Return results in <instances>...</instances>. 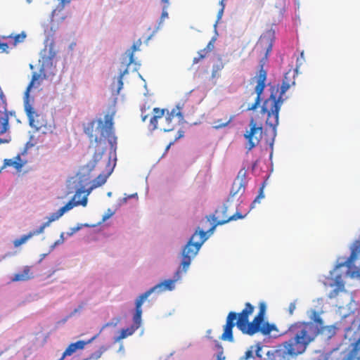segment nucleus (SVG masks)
I'll return each mask as SVG.
<instances>
[{"mask_svg":"<svg viewBox=\"0 0 360 360\" xmlns=\"http://www.w3.org/2000/svg\"><path fill=\"white\" fill-rule=\"evenodd\" d=\"M319 332L318 326L311 322L298 321L290 325L286 331L289 340L268 351V360H291L304 353Z\"/></svg>","mask_w":360,"mask_h":360,"instance_id":"nucleus-1","label":"nucleus"},{"mask_svg":"<svg viewBox=\"0 0 360 360\" xmlns=\"http://www.w3.org/2000/svg\"><path fill=\"white\" fill-rule=\"evenodd\" d=\"M115 112L108 113L103 120H93L84 124V131L88 136L91 143L93 141L97 145H105V139H108L112 149L115 150L117 146V137L114 133L113 118Z\"/></svg>","mask_w":360,"mask_h":360,"instance_id":"nucleus-2","label":"nucleus"},{"mask_svg":"<svg viewBox=\"0 0 360 360\" xmlns=\"http://www.w3.org/2000/svg\"><path fill=\"white\" fill-rule=\"evenodd\" d=\"M287 76L283 81L281 87L278 86L271 88V93L269 98L263 103L262 113L266 114V123L274 130L276 129L279 122V111L283 105L284 99L283 96L290 87V84L286 82Z\"/></svg>","mask_w":360,"mask_h":360,"instance_id":"nucleus-3","label":"nucleus"},{"mask_svg":"<svg viewBox=\"0 0 360 360\" xmlns=\"http://www.w3.org/2000/svg\"><path fill=\"white\" fill-rule=\"evenodd\" d=\"M255 310V307L250 302H247L245 308L241 312L237 313L236 326L243 333L249 335H253L257 333H261L262 335H269L272 331L277 330L275 324L269 323H263L262 328H257V323H254V319L249 322V316Z\"/></svg>","mask_w":360,"mask_h":360,"instance_id":"nucleus-4","label":"nucleus"},{"mask_svg":"<svg viewBox=\"0 0 360 360\" xmlns=\"http://www.w3.org/2000/svg\"><path fill=\"white\" fill-rule=\"evenodd\" d=\"M206 232L197 231L191 236L187 244L184 246L181 252L182 261L181 266L182 271H186L191 264V259L197 255L201 245L206 240Z\"/></svg>","mask_w":360,"mask_h":360,"instance_id":"nucleus-5","label":"nucleus"},{"mask_svg":"<svg viewBox=\"0 0 360 360\" xmlns=\"http://www.w3.org/2000/svg\"><path fill=\"white\" fill-rule=\"evenodd\" d=\"M84 191L82 189H79L76 191L73 198L70 200L65 205L60 208L56 212L52 213L50 217L48 218V221L44 223L38 229L41 233L44 232V230L46 227L49 226L51 222L58 219L60 217H62L64 213L67 211L70 210L74 207L77 205H82L85 207L87 204V195L88 194L84 195L81 200L75 201L76 198H79L81 195L84 193Z\"/></svg>","mask_w":360,"mask_h":360,"instance_id":"nucleus-6","label":"nucleus"},{"mask_svg":"<svg viewBox=\"0 0 360 360\" xmlns=\"http://www.w3.org/2000/svg\"><path fill=\"white\" fill-rule=\"evenodd\" d=\"M249 127V129H247L244 134V137L247 141L246 148L248 151L259 143L263 133L262 124L258 123L254 118L250 119Z\"/></svg>","mask_w":360,"mask_h":360,"instance_id":"nucleus-7","label":"nucleus"},{"mask_svg":"<svg viewBox=\"0 0 360 360\" xmlns=\"http://www.w3.org/2000/svg\"><path fill=\"white\" fill-rule=\"evenodd\" d=\"M40 77V75L37 73H34L32 75V78L30 84H28L26 91L25 92V109L28 116L30 124L32 127L36 128L37 129H40L43 124H39L38 120H35V118L39 117V115H37L36 112L34 110L33 108L29 104V96L30 91L31 89L33 87L35 81H37Z\"/></svg>","mask_w":360,"mask_h":360,"instance_id":"nucleus-8","label":"nucleus"},{"mask_svg":"<svg viewBox=\"0 0 360 360\" xmlns=\"http://www.w3.org/2000/svg\"><path fill=\"white\" fill-rule=\"evenodd\" d=\"M141 40L139 39V40H137L131 46V50H128L125 52V58H124V61L123 62L124 66H125V69L123 72H121L119 77H118V79H117V89H116V94H119L120 90L122 89L123 87V81H122V79H123V77L125 74H127L128 72V66L133 63L134 61V53L136 51H139V47L141 45Z\"/></svg>","mask_w":360,"mask_h":360,"instance_id":"nucleus-9","label":"nucleus"},{"mask_svg":"<svg viewBox=\"0 0 360 360\" xmlns=\"http://www.w3.org/2000/svg\"><path fill=\"white\" fill-rule=\"evenodd\" d=\"M256 78L257 85L255 88V91L257 94V97L255 98V103L251 106L248 107V110H255L260 103V101L262 100L261 96L265 88V82L266 79V70H264L262 66L261 67V69L259 70L258 75L256 76Z\"/></svg>","mask_w":360,"mask_h":360,"instance_id":"nucleus-10","label":"nucleus"},{"mask_svg":"<svg viewBox=\"0 0 360 360\" xmlns=\"http://www.w3.org/2000/svg\"><path fill=\"white\" fill-rule=\"evenodd\" d=\"M28 148H29V143H27V144L25 145V147L23 148L22 151L20 153H18L13 158L5 159L4 160L2 169L8 167H12L15 169L16 172H20L22 171V167L27 162V160L22 158V156L27 154Z\"/></svg>","mask_w":360,"mask_h":360,"instance_id":"nucleus-11","label":"nucleus"},{"mask_svg":"<svg viewBox=\"0 0 360 360\" xmlns=\"http://www.w3.org/2000/svg\"><path fill=\"white\" fill-rule=\"evenodd\" d=\"M174 118H177L179 122L184 120L181 108L179 106L172 108L171 110H167L165 115V126L163 127L164 131H171L174 129L176 124L174 122Z\"/></svg>","mask_w":360,"mask_h":360,"instance_id":"nucleus-12","label":"nucleus"},{"mask_svg":"<svg viewBox=\"0 0 360 360\" xmlns=\"http://www.w3.org/2000/svg\"><path fill=\"white\" fill-rule=\"evenodd\" d=\"M237 319V313L231 311L226 317V322L224 326V333L221 336L222 340H228L232 342L233 340V328L236 325L234 322Z\"/></svg>","mask_w":360,"mask_h":360,"instance_id":"nucleus-13","label":"nucleus"},{"mask_svg":"<svg viewBox=\"0 0 360 360\" xmlns=\"http://www.w3.org/2000/svg\"><path fill=\"white\" fill-rule=\"evenodd\" d=\"M153 289H149L144 293L141 294L136 300V311L133 317L134 325L133 326H137V329L140 327L141 322V314L142 309L141 306L143 302L153 292Z\"/></svg>","mask_w":360,"mask_h":360,"instance_id":"nucleus-14","label":"nucleus"},{"mask_svg":"<svg viewBox=\"0 0 360 360\" xmlns=\"http://www.w3.org/2000/svg\"><path fill=\"white\" fill-rule=\"evenodd\" d=\"M96 147H98V148L95 150L92 160L88 162L86 166L89 171H91L95 168L96 164L101 160L105 150V145L103 144L98 146L96 144L95 148Z\"/></svg>","mask_w":360,"mask_h":360,"instance_id":"nucleus-15","label":"nucleus"},{"mask_svg":"<svg viewBox=\"0 0 360 360\" xmlns=\"http://www.w3.org/2000/svg\"><path fill=\"white\" fill-rule=\"evenodd\" d=\"M257 46H259L262 50H266V56H267L272 50L273 46V39L272 34L268 32L261 36Z\"/></svg>","mask_w":360,"mask_h":360,"instance_id":"nucleus-16","label":"nucleus"},{"mask_svg":"<svg viewBox=\"0 0 360 360\" xmlns=\"http://www.w3.org/2000/svg\"><path fill=\"white\" fill-rule=\"evenodd\" d=\"M179 273L180 271L178 270L176 273L175 279L174 280H165L163 282L157 284L156 285L153 286L150 289L153 290V292L155 290H158V292H162L166 290H172L174 288V281L178 280L179 278Z\"/></svg>","mask_w":360,"mask_h":360,"instance_id":"nucleus-17","label":"nucleus"},{"mask_svg":"<svg viewBox=\"0 0 360 360\" xmlns=\"http://www.w3.org/2000/svg\"><path fill=\"white\" fill-rule=\"evenodd\" d=\"M33 278L32 272L31 271V267L25 266L21 272H18L14 274L11 281L13 282L18 281H26Z\"/></svg>","mask_w":360,"mask_h":360,"instance_id":"nucleus-18","label":"nucleus"},{"mask_svg":"<svg viewBox=\"0 0 360 360\" xmlns=\"http://www.w3.org/2000/svg\"><path fill=\"white\" fill-rule=\"evenodd\" d=\"M245 190V185L242 179L237 178L232 184L230 195L233 197L237 195H243Z\"/></svg>","mask_w":360,"mask_h":360,"instance_id":"nucleus-19","label":"nucleus"},{"mask_svg":"<svg viewBox=\"0 0 360 360\" xmlns=\"http://www.w3.org/2000/svg\"><path fill=\"white\" fill-rule=\"evenodd\" d=\"M85 345V342L82 340L70 344L63 352L62 356L58 360H63L66 356H71L77 349H82Z\"/></svg>","mask_w":360,"mask_h":360,"instance_id":"nucleus-20","label":"nucleus"},{"mask_svg":"<svg viewBox=\"0 0 360 360\" xmlns=\"http://www.w3.org/2000/svg\"><path fill=\"white\" fill-rule=\"evenodd\" d=\"M266 311V304L264 302L259 304V311L257 316L254 318V323H257V328H262L263 323H266L264 321Z\"/></svg>","mask_w":360,"mask_h":360,"instance_id":"nucleus-21","label":"nucleus"},{"mask_svg":"<svg viewBox=\"0 0 360 360\" xmlns=\"http://www.w3.org/2000/svg\"><path fill=\"white\" fill-rule=\"evenodd\" d=\"M167 109L163 108L160 109L158 108H155L153 110V116L150 118V122L153 126V129H156L158 127V120L160 118H162L165 116L166 111Z\"/></svg>","mask_w":360,"mask_h":360,"instance_id":"nucleus-22","label":"nucleus"},{"mask_svg":"<svg viewBox=\"0 0 360 360\" xmlns=\"http://www.w3.org/2000/svg\"><path fill=\"white\" fill-rule=\"evenodd\" d=\"M39 229L34 230L32 231L29 232L27 234L22 236L20 238H17L13 241V245L15 248L19 247L20 245L25 243L29 239L32 238L34 236H37L40 234Z\"/></svg>","mask_w":360,"mask_h":360,"instance_id":"nucleus-23","label":"nucleus"},{"mask_svg":"<svg viewBox=\"0 0 360 360\" xmlns=\"http://www.w3.org/2000/svg\"><path fill=\"white\" fill-rule=\"evenodd\" d=\"M137 330V326H130L127 328H123L120 330V335L114 338V342H117L131 335Z\"/></svg>","mask_w":360,"mask_h":360,"instance_id":"nucleus-24","label":"nucleus"},{"mask_svg":"<svg viewBox=\"0 0 360 360\" xmlns=\"http://www.w3.org/2000/svg\"><path fill=\"white\" fill-rule=\"evenodd\" d=\"M233 119V116L226 117L224 119H219L214 121L213 128L215 129H221L228 126Z\"/></svg>","mask_w":360,"mask_h":360,"instance_id":"nucleus-25","label":"nucleus"},{"mask_svg":"<svg viewBox=\"0 0 360 360\" xmlns=\"http://www.w3.org/2000/svg\"><path fill=\"white\" fill-rule=\"evenodd\" d=\"M335 284L337 285V288L335 289H334L331 292H330V295L329 296V297L332 298L333 297H335L336 295H338V294L339 293V292L340 291H344L345 290V283L344 282L341 280V277L340 276H337L336 278H335Z\"/></svg>","mask_w":360,"mask_h":360,"instance_id":"nucleus-26","label":"nucleus"},{"mask_svg":"<svg viewBox=\"0 0 360 360\" xmlns=\"http://www.w3.org/2000/svg\"><path fill=\"white\" fill-rule=\"evenodd\" d=\"M359 253H360V240H356L353 244L352 252L347 262L349 264L353 262L356 259Z\"/></svg>","mask_w":360,"mask_h":360,"instance_id":"nucleus-27","label":"nucleus"},{"mask_svg":"<svg viewBox=\"0 0 360 360\" xmlns=\"http://www.w3.org/2000/svg\"><path fill=\"white\" fill-rule=\"evenodd\" d=\"M9 129L8 116L5 114L0 117V135L6 133Z\"/></svg>","mask_w":360,"mask_h":360,"instance_id":"nucleus-28","label":"nucleus"},{"mask_svg":"<svg viewBox=\"0 0 360 360\" xmlns=\"http://www.w3.org/2000/svg\"><path fill=\"white\" fill-rule=\"evenodd\" d=\"M224 65L221 59L217 64H214L212 67V77H216L219 76V72L224 68Z\"/></svg>","mask_w":360,"mask_h":360,"instance_id":"nucleus-29","label":"nucleus"},{"mask_svg":"<svg viewBox=\"0 0 360 360\" xmlns=\"http://www.w3.org/2000/svg\"><path fill=\"white\" fill-rule=\"evenodd\" d=\"M110 174V172L108 173V175H103V174H99L96 179H95V181H94V186H102L103 184H104L107 180V178L108 176V175Z\"/></svg>","mask_w":360,"mask_h":360,"instance_id":"nucleus-30","label":"nucleus"},{"mask_svg":"<svg viewBox=\"0 0 360 360\" xmlns=\"http://www.w3.org/2000/svg\"><path fill=\"white\" fill-rule=\"evenodd\" d=\"M161 1L164 4L163 10L161 15V19L164 20L165 18H168V13L166 11V9L169 5V0H161Z\"/></svg>","mask_w":360,"mask_h":360,"instance_id":"nucleus-31","label":"nucleus"},{"mask_svg":"<svg viewBox=\"0 0 360 360\" xmlns=\"http://www.w3.org/2000/svg\"><path fill=\"white\" fill-rule=\"evenodd\" d=\"M243 217H244V216H243L241 214L236 213V214L231 215V217H229L226 220H224L222 221H219L217 223V224H224L229 221L236 220L238 219H243Z\"/></svg>","mask_w":360,"mask_h":360,"instance_id":"nucleus-32","label":"nucleus"},{"mask_svg":"<svg viewBox=\"0 0 360 360\" xmlns=\"http://www.w3.org/2000/svg\"><path fill=\"white\" fill-rule=\"evenodd\" d=\"M25 37H26V34L24 32L15 35V37H13V39H14L13 45L15 46L18 43L23 41V40L25 39Z\"/></svg>","mask_w":360,"mask_h":360,"instance_id":"nucleus-33","label":"nucleus"},{"mask_svg":"<svg viewBox=\"0 0 360 360\" xmlns=\"http://www.w3.org/2000/svg\"><path fill=\"white\" fill-rule=\"evenodd\" d=\"M216 347L218 350V353H217V360H224L225 359V356H224V351H223V347L221 345H219V343H217L216 345Z\"/></svg>","mask_w":360,"mask_h":360,"instance_id":"nucleus-34","label":"nucleus"},{"mask_svg":"<svg viewBox=\"0 0 360 360\" xmlns=\"http://www.w3.org/2000/svg\"><path fill=\"white\" fill-rule=\"evenodd\" d=\"M264 184L262 185V187H260L259 190V193L257 195V196L255 198V199L253 201V204L256 203V202H258L259 203L260 202V200L261 199L264 198Z\"/></svg>","mask_w":360,"mask_h":360,"instance_id":"nucleus-35","label":"nucleus"},{"mask_svg":"<svg viewBox=\"0 0 360 360\" xmlns=\"http://www.w3.org/2000/svg\"><path fill=\"white\" fill-rule=\"evenodd\" d=\"M311 319H313L316 323H319V325L323 324V320L320 317L319 313L316 311H312V316H311Z\"/></svg>","mask_w":360,"mask_h":360,"instance_id":"nucleus-36","label":"nucleus"},{"mask_svg":"<svg viewBox=\"0 0 360 360\" xmlns=\"http://www.w3.org/2000/svg\"><path fill=\"white\" fill-rule=\"evenodd\" d=\"M253 347H251L249 349H248L245 352V355L240 358V360H248L250 358H253Z\"/></svg>","mask_w":360,"mask_h":360,"instance_id":"nucleus-37","label":"nucleus"},{"mask_svg":"<svg viewBox=\"0 0 360 360\" xmlns=\"http://www.w3.org/2000/svg\"><path fill=\"white\" fill-rule=\"evenodd\" d=\"M214 39H212L207 45V46L204 49L207 53L211 52L214 49Z\"/></svg>","mask_w":360,"mask_h":360,"instance_id":"nucleus-38","label":"nucleus"},{"mask_svg":"<svg viewBox=\"0 0 360 360\" xmlns=\"http://www.w3.org/2000/svg\"><path fill=\"white\" fill-rule=\"evenodd\" d=\"M220 4L221 5V8L219 10L218 13V19H220L223 15L224 9V0H221L220 2Z\"/></svg>","mask_w":360,"mask_h":360,"instance_id":"nucleus-39","label":"nucleus"},{"mask_svg":"<svg viewBox=\"0 0 360 360\" xmlns=\"http://www.w3.org/2000/svg\"><path fill=\"white\" fill-rule=\"evenodd\" d=\"M11 141V136H7L6 138H0V144L8 143Z\"/></svg>","mask_w":360,"mask_h":360,"instance_id":"nucleus-40","label":"nucleus"},{"mask_svg":"<svg viewBox=\"0 0 360 360\" xmlns=\"http://www.w3.org/2000/svg\"><path fill=\"white\" fill-rule=\"evenodd\" d=\"M296 308V305L295 302H292L290 304L288 307L289 314L292 315Z\"/></svg>","mask_w":360,"mask_h":360,"instance_id":"nucleus-41","label":"nucleus"},{"mask_svg":"<svg viewBox=\"0 0 360 360\" xmlns=\"http://www.w3.org/2000/svg\"><path fill=\"white\" fill-rule=\"evenodd\" d=\"M208 53L203 49L198 51V56L202 60L206 57Z\"/></svg>","mask_w":360,"mask_h":360,"instance_id":"nucleus-42","label":"nucleus"},{"mask_svg":"<svg viewBox=\"0 0 360 360\" xmlns=\"http://www.w3.org/2000/svg\"><path fill=\"white\" fill-rule=\"evenodd\" d=\"M262 347L258 345L256 346V349L255 350L256 356L258 357H261V354H259V352L261 351Z\"/></svg>","mask_w":360,"mask_h":360,"instance_id":"nucleus-43","label":"nucleus"},{"mask_svg":"<svg viewBox=\"0 0 360 360\" xmlns=\"http://www.w3.org/2000/svg\"><path fill=\"white\" fill-rule=\"evenodd\" d=\"M201 60H202V59H201L199 56H198V57H195V58H193V63H198V62H200Z\"/></svg>","mask_w":360,"mask_h":360,"instance_id":"nucleus-44","label":"nucleus"},{"mask_svg":"<svg viewBox=\"0 0 360 360\" xmlns=\"http://www.w3.org/2000/svg\"><path fill=\"white\" fill-rule=\"evenodd\" d=\"M183 136H184V132L183 131H179V136H178V137H176L175 139V141L179 139H180V138H181Z\"/></svg>","mask_w":360,"mask_h":360,"instance_id":"nucleus-45","label":"nucleus"},{"mask_svg":"<svg viewBox=\"0 0 360 360\" xmlns=\"http://www.w3.org/2000/svg\"><path fill=\"white\" fill-rule=\"evenodd\" d=\"M63 4H68L71 0H60Z\"/></svg>","mask_w":360,"mask_h":360,"instance_id":"nucleus-46","label":"nucleus"},{"mask_svg":"<svg viewBox=\"0 0 360 360\" xmlns=\"http://www.w3.org/2000/svg\"><path fill=\"white\" fill-rule=\"evenodd\" d=\"M82 307H83L82 306H79V309H75L74 310V313L79 311L81 309H82Z\"/></svg>","mask_w":360,"mask_h":360,"instance_id":"nucleus-47","label":"nucleus"},{"mask_svg":"<svg viewBox=\"0 0 360 360\" xmlns=\"http://www.w3.org/2000/svg\"><path fill=\"white\" fill-rule=\"evenodd\" d=\"M172 144H173V142H171V143H170L167 146L166 150H167L170 148V146H171Z\"/></svg>","mask_w":360,"mask_h":360,"instance_id":"nucleus-48","label":"nucleus"},{"mask_svg":"<svg viewBox=\"0 0 360 360\" xmlns=\"http://www.w3.org/2000/svg\"><path fill=\"white\" fill-rule=\"evenodd\" d=\"M214 228H215V226H212V227L209 230V231L212 232V231H213V230L214 229Z\"/></svg>","mask_w":360,"mask_h":360,"instance_id":"nucleus-49","label":"nucleus"},{"mask_svg":"<svg viewBox=\"0 0 360 360\" xmlns=\"http://www.w3.org/2000/svg\"><path fill=\"white\" fill-rule=\"evenodd\" d=\"M146 118H147V115H145L143 117L142 120L146 121Z\"/></svg>","mask_w":360,"mask_h":360,"instance_id":"nucleus-50","label":"nucleus"},{"mask_svg":"<svg viewBox=\"0 0 360 360\" xmlns=\"http://www.w3.org/2000/svg\"><path fill=\"white\" fill-rule=\"evenodd\" d=\"M4 39H6V38H12V36H11V35H10V36H8V37H4Z\"/></svg>","mask_w":360,"mask_h":360,"instance_id":"nucleus-51","label":"nucleus"},{"mask_svg":"<svg viewBox=\"0 0 360 360\" xmlns=\"http://www.w3.org/2000/svg\"><path fill=\"white\" fill-rule=\"evenodd\" d=\"M109 217H110V216L104 217H103V220H105V219H106L109 218Z\"/></svg>","mask_w":360,"mask_h":360,"instance_id":"nucleus-52","label":"nucleus"},{"mask_svg":"<svg viewBox=\"0 0 360 360\" xmlns=\"http://www.w3.org/2000/svg\"><path fill=\"white\" fill-rule=\"evenodd\" d=\"M303 56H304V53H303V52H302V53H301V57H303Z\"/></svg>","mask_w":360,"mask_h":360,"instance_id":"nucleus-53","label":"nucleus"},{"mask_svg":"<svg viewBox=\"0 0 360 360\" xmlns=\"http://www.w3.org/2000/svg\"><path fill=\"white\" fill-rule=\"evenodd\" d=\"M359 345H360V338H359Z\"/></svg>","mask_w":360,"mask_h":360,"instance_id":"nucleus-54","label":"nucleus"}]
</instances>
